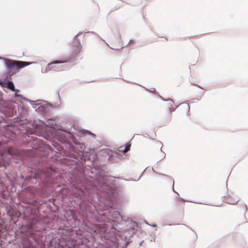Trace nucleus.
Returning <instances> with one entry per match:
<instances>
[{
  "label": "nucleus",
  "mask_w": 248,
  "mask_h": 248,
  "mask_svg": "<svg viewBox=\"0 0 248 248\" xmlns=\"http://www.w3.org/2000/svg\"><path fill=\"white\" fill-rule=\"evenodd\" d=\"M18 151L13 148H1L0 151V167L5 168L9 165L11 156L13 155H16Z\"/></svg>",
  "instance_id": "obj_1"
},
{
  "label": "nucleus",
  "mask_w": 248,
  "mask_h": 248,
  "mask_svg": "<svg viewBox=\"0 0 248 248\" xmlns=\"http://www.w3.org/2000/svg\"><path fill=\"white\" fill-rule=\"evenodd\" d=\"M32 62H27L18 61L6 59L5 60V64L7 69L10 73L12 74L17 72L19 69L24 67L25 66L29 65Z\"/></svg>",
  "instance_id": "obj_2"
},
{
  "label": "nucleus",
  "mask_w": 248,
  "mask_h": 248,
  "mask_svg": "<svg viewBox=\"0 0 248 248\" xmlns=\"http://www.w3.org/2000/svg\"><path fill=\"white\" fill-rule=\"evenodd\" d=\"M66 62L65 61H54L48 64V67L50 69H53L55 71H61L63 70V68L62 67H58L56 66L55 64H59V63H64Z\"/></svg>",
  "instance_id": "obj_3"
},
{
  "label": "nucleus",
  "mask_w": 248,
  "mask_h": 248,
  "mask_svg": "<svg viewBox=\"0 0 248 248\" xmlns=\"http://www.w3.org/2000/svg\"><path fill=\"white\" fill-rule=\"evenodd\" d=\"M7 88L12 91H15V86L12 81H8L7 84Z\"/></svg>",
  "instance_id": "obj_4"
},
{
  "label": "nucleus",
  "mask_w": 248,
  "mask_h": 248,
  "mask_svg": "<svg viewBox=\"0 0 248 248\" xmlns=\"http://www.w3.org/2000/svg\"><path fill=\"white\" fill-rule=\"evenodd\" d=\"M81 133L83 135H85L86 134H88V135H91V136H92L93 137H95V135L93 134V133H92L90 131H88V130H82L81 131Z\"/></svg>",
  "instance_id": "obj_5"
},
{
  "label": "nucleus",
  "mask_w": 248,
  "mask_h": 248,
  "mask_svg": "<svg viewBox=\"0 0 248 248\" xmlns=\"http://www.w3.org/2000/svg\"><path fill=\"white\" fill-rule=\"evenodd\" d=\"M81 50V47L80 45L77 46L75 49V54L78 55L80 53Z\"/></svg>",
  "instance_id": "obj_6"
},
{
  "label": "nucleus",
  "mask_w": 248,
  "mask_h": 248,
  "mask_svg": "<svg viewBox=\"0 0 248 248\" xmlns=\"http://www.w3.org/2000/svg\"><path fill=\"white\" fill-rule=\"evenodd\" d=\"M238 201H239L238 197L237 196H235L234 200L232 201H230L229 202V203L230 204H234L237 203L238 202Z\"/></svg>",
  "instance_id": "obj_7"
},
{
  "label": "nucleus",
  "mask_w": 248,
  "mask_h": 248,
  "mask_svg": "<svg viewBox=\"0 0 248 248\" xmlns=\"http://www.w3.org/2000/svg\"><path fill=\"white\" fill-rule=\"evenodd\" d=\"M130 149V145H128V144H126L125 145V148L124 150H120V151H123L124 153H126L127 152V151H128Z\"/></svg>",
  "instance_id": "obj_8"
},
{
  "label": "nucleus",
  "mask_w": 248,
  "mask_h": 248,
  "mask_svg": "<svg viewBox=\"0 0 248 248\" xmlns=\"http://www.w3.org/2000/svg\"><path fill=\"white\" fill-rule=\"evenodd\" d=\"M15 95H16V96H18V95H17V93H16Z\"/></svg>",
  "instance_id": "obj_9"
}]
</instances>
